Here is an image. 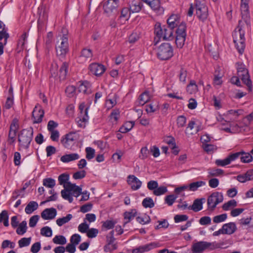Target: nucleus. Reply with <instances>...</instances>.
Masks as SVG:
<instances>
[{
    "label": "nucleus",
    "mask_w": 253,
    "mask_h": 253,
    "mask_svg": "<svg viewBox=\"0 0 253 253\" xmlns=\"http://www.w3.org/2000/svg\"><path fill=\"white\" fill-rule=\"evenodd\" d=\"M31 240V238H23L18 241V245L20 248L28 246Z\"/></svg>",
    "instance_id": "bf43d9fd"
},
{
    "label": "nucleus",
    "mask_w": 253,
    "mask_h": 253,
    "mask_svg": "<svg viewBox=\"0 0 253 253\" xmlns=\"http://www.w3.org/2000/svg\"><path fill=\"white\" fill-rule=\"evenodd\" d=\"M206 182L205 181H198L190 183L189 185L188 186V188L190 191H195L199 187L204 186Z\"/></svg>",
    "instance_id": "4c0bfd02"
},
{
    "label": "nucleus",
    "mask_w": 253,
    "mask_h": 253,
    "mask_svg": "<svg viewBox=\"0 0 253 253\" xmlns=\"http://www.w3.org/2000/svg\"><path fill=\"white\" fill-rule=\"evenodd\" d=\"M205 200L204 198L196 199L194 200L193 205L188 207L189 209H191L195 212H198L203 209V201Z\"/></svg>",
    "instance_id": "bb28decb"
},
{
    "label": "nucleus",
    "mask_w": 253,
    "mask_h": 253,
    "mask_svg": "<svg viewBox=\"0 0 253 253\" xmlns=\"http://www.w3.org/2000/svg\"><path fill=\"white\" fill-rule=\"evenodd\" d=\"M239 153H233L229 155L227 158L223 160L217 159L215 161V164L217 166L224 167L235 161L238 158Z\"/></svg>",
    "instance_id": "a211bd4d"
},
{
    "label": "nucleus",
    "mask_w": 253,
    "mask_h": 253,
    "mask_svg": "<svg viewBox=\"0 0 253 253\" xmlns=\"http://www.w3.org/2000/svg\"><path fill=\"white\" fill-rule=\"evenodd\" d=\"M72 217L73 216L71 214H68L66 215V216L58 218L56 220V223L58 226H61L64 224L68 222L72 218Z\"/></svg>",
    "instance_id": "37998d69"
},
{
    "label": "nucleus",
    "mask_w": 253,
    "mask_h": 253,
    "mask_svg": "<svg viewBox=\"0 0 253 253\" xmlns=\"http://www.w3.org/2000/svg\"><path fill=\"white\" fill-rule=\"evenodd\" d=\"M136 220L141 224H145L149 223L151 221L150 216L147 214L144 215L143 216H137L136 218Z\"/></svg>",
    "instance_id": "864d4df0"
},
{
    "label": "nucleus",
    "mask_w": 253,
    "mask_h": 253,
    "mask_svg": "<svg viewBox=\"0 0 253 253\" xmlns=\"http://www.w3.org/2000/svg\"><path fill=\"white\" fill-rule=\"evenodd\" d=\"M75 134V132H70L62 136L61 143L64 147L67 149L71 148L76 140Z\"/></svg>",
    "instance_id": "4468645a"
},
{
    "label": "nucleus",
    "mask_w": 253,
    "mask_h": 253,
    "mask_svg": "<svg viewBox=\"0 0 253 253\" xmlns=\"http://www.w3.org/2000/svg\"><path fill=\"white\" fill-rule=\"evenodd\" d=\"M240 77L241 78L243 82L248 86L249 90L250 91H252V82L250 79L249 74L245 75H244V76H240Z\"/></svg>",
    "instance_id": "79ce46f5"
},
{
    "label": "nucleus",
    "mask_w": 253,
    "mask_h": 253,
    "mask_svg": "<svg viewBox=\"0 0 253 253\" xmlns=\"http://www.w3.org/2000/svg\"><path fill=\"white\" fill-rule=\"evenodd\" d=\"M33 137V128L30 127L27 129H23L18 134V141L19 146L21 148L28 149Z\"/></svg>",
    "instance_id": "20e7f679"
},
{
    "label": "nucleus",
    "mask_w": 253,
    "mask_h": 253,
    "mask_svg": "<svg viewBox=\"0 0 253 253\" xmlns=\"http://www.w3.org/2000/svg\"><path fill=\"white\" fill-rule=\"evenodd\" d=\"M187 91L190 94H193L198 91V85L194 80H191L187 86Z\"/></svg>",
    "instance_id": "c9c22d12"
},
{
    "label": "nucleus",
    "mask_w": 253,
    "mask_h": 253,
    "mask_svg": "<svg viewBox=\"0 0 253 253\" xmlns=\"http://www.w3.org/2000/svg\"><path fill=\"white\" fill-rule=\"evenodd\" d=\"M223 201V194L219 192H213L208 198L207 204L208 208L213 211L216 206Z\"/></svg>",
    "instance_id": "1a4fd4ad"
},
{
    "label": "nucleus",
    "mask_w": 253,
    "mask_h": 253,
    "mask_svg": "<svg viewBox=\"0 0 253 253\" xmlns=\"http://www.w3.org/2000/svg\"><path fill=\"white\" fill-rule=\"evenodd\" d=\"M9 37V34L7 32V30L5 29H3L2 31H0V42L2 39H4V44H6L7 40Z\"/></svg>",
    "instance_id": "052dcab7"
},
{
    "label": "nucleus",
    "mask_w": 253,
    "mask_h": 253,
    "mask_svg": "<svg viewBox=\"0 0 253 253\" xmlns=\"http://www.w3.org/2000/svg\"><path fill=\"white\" fill-rule=\"evenodd\" d=\"M68 64L66 62L62 63L59 69V78L61 80H64L67 76L68 70Z\"/></svg>",
    "instance_id": "2f4dec72"
},
{
    "label": "nucleus",
    "mask_w": 253,
    "mask_h": 253,
    "mask_svg": "<svg viewBox=\"0 0 253 253\" xmlns=\"http://www.w3.org/2000/svg\"><path fill=\"white\" fill-rule=\"evenodd\" d=\"M145 3L147 4L154 11L157 13H162L164 9L161 5L160 0H142Z\"/></svg>",
    "instance_id": "6ab92c4d"
},
{
    "label": "nucleus",
    "mask_w": 253,
    "mask_h": 253,
    "mask_svg": "<svg viewBox=\"0 0 253 253\" xmlns=\"http://www.w3.org/2000/svg\"><path fill=\"white\" fill-rule=\"evenodd\" d=\"M41 234L42 236L50 237L52 235V231L50 227L44 226L41 229Z\"/></svg>",
    "instance_id": "3c124183"
},
{
    "label": "nucleus",
    "mask_w": 253,
    "mask_h": 253,
    "mask_svg": "<svg viewBox=\"0 0 253 253\" xmlns=\"http://www.w3.org/2000/svg\"><path fill=\"white\" fill-rule=\"evenodd\" d=\"M143 7L142 2L139 0H132L129 4L130 13L139 12Z\"/></svg>",
    "instance_id": "5701e85b"
},
{
    "label": "nucleus",
    "mask_w": 253,
    "mask_h": 253,
    "mask_svg": "<svg viewBox=\"0 0 253 253\" xmlns=\"http://www.w3.org/2000/svg\"><path fill=\"white\" fill-rule=\"evenodd\" d=\"M176 31V36L186 37V24L184 22H181L177 26Z\"/></svg>",
    "instance_id": "473e14b6"
},
{
    "label": "nucleus",
    "mask_w": 253,
    "mask_h": 253,
    "mask_svg": "<svg viewBox=\"0 0 253 253\" xmlns=\"http://www.w3.org/2000/svg\"><path fill=\"white\" fill-rule=\"evenodd\" d=\"M58 41L56 46V54L60 58H63L69 51L68 37L67 34H63Z\"/></svg>",
    "instance_id": "0eeeda50"
},
{
    "label": "nucleus",
    "mask_w": 253,
    "mask_h": 253,
    "mask_svg": "<svg viewBox=\"0 0 253 253\" xmlns=\"http://www.w3.org/2000/svg\"><path fill=\"white\" fill-rule=\"evenodd\" d=\"M209 174L211 176H218L224 173V171L220 169H212L210 170Z\"/></svg>",
    "instance_id": "13d9d810"
},
{
    "label": "nucleus",
    "mask_w": 253,
    "mask_h": 253,
    "mask_svg": "<svg viewBox=\"0 0 253 253\" xmlns=\"http://www.w3.org/2000/svg\"><path fill=\"white\" fill-rule=\"evenodd\" d=\"M237 203L235 200H231L227 203H224L222 205V208L224 211H228L231 207H235L237 206Z\"/></svg>",
    "instance_id": "8fccbe9b"
},
{
    "label": "nucleus",
    "mask_w": 253,
    "mask_h": 253,
    "mask_svg": "<svg viewBox=\"0 0 253 253\" xmlns=\"http://www.w3.org/2000/svg\"><path fill=\"white\" fill-rule=\"evenodd\" d=\"M130 12V10L128 7L123 8L121 11V15L119 17V19L124 18L125 21H128L131 13Z\"/></svg>",
    "instance_id": "a19ab883"
},
{
    "label": "nucleus",
    "mask_w": 253,
    "mask_h": 253,
    "mask_svg": "<svg viewBox=\"0 0 253 253\" xmlns=\"http://www.w3.org/2000/svg\"><path fill=\"white\" fill-rule=\"evenodd\" d=\"M241 21L239 22L238 26L235 29L232 37L235 47L240 54H242L245 50L246 43L245 38V31L242 27L240 25Z\"/></svg>",
    "instance_id": "f03ea898"
},
{
    "label": "nucleus",
    "mask_w": 253,
    "mask_h": 253,
    "mask_svg": "<svg viewBox=\"0 0 253 253\" xmlns=\"http://www.w3.org/2000/svg\"><path fill=\"white\" fill-rule=\"evenodd\" d=\"M227 217L226 213H223L218 215L215 216L213 218V221L214 223H219L225 221Z\"/></svg>",
    "instance_id": "e2e57ef3"
},
{
    "label": "nucleus",
    "mask_w": 253,
    "mask_h": 253,
    "mask_svg": "<svg viewBox=\"0 0 253 253\" xmlns=\"http://www.w3.org/2000/svg\"><path fill=\"white\" fill-rule=\"evenodd\" d=\"M142 205L145 208H152L155 206L153 199L150 197H147L144 199L142 202Z\"/></svg>",
    "instance_id": "a18cd8bd"
},
{
    "label": "nucleus",
    "mask_w": 253,
    "mask_h": 253,
    "mask_svg": "<svg viewBox=\"0 0 253 253\" xmlns=\"http://www.w3.org/2000/svg\"><path fill=\"white\" fill-rule=\"evenodd\" d=\"M188 218V216L185 214H176L174 217V220L176 223L186 221Z\"/></svg>",
    "instance_id": "338daca9"
},
{
    "label": "nucleus",
    "mask_w": 253,
    "mask_h": 253,
    "mask_svg": "<svg viewBox=\"0 0 253 253\" xmlns=\"http://www.w3.org/2000/svg\"><path fill=\"white\" fill-rule=\"evenodd\" d=\"M187 76V71L185 68L181 67L178 72V77L179 81L183 83H185Z\"/></svg>",
    "instance_id": "58836bf2"
},
{
    "label": "nucleus",
    "mask_w": 253,
    "mask_h": 253,
    "mask_svg": "<svg viewBox=\"0 0 253 253\" xmlns=\"http://www.w3.org/2000/svg\"><path fill=\"white\" fill-rule=\"evenodd\" d=\"M38 208V204L35 201L30 202L26 206L25 211L27 214H31Z\"/></svg>",
    "instance_id": "72a5a7b5"
},
{
    "label": "nucleus",
    "mask_w": 253,
    "mask_h": 253,
    "mask_svg": "<svg viewBox=\"0 0 253 253\" xmlns=\"http://www.w3.org/2000/svg\"><path fill=\"white\" fill-rule=\"evenodd\" d=\"M80 156L78 154L71 153L62 156L60 158V160L63 163H67L71 161L78 160Z\"/></svg>",
    "instance_id": "c85d7f7f"
},
{
    "label": "nucleus",
    "mask_w": 253,
    "mask_h": 253,
    "mask_svg": "<svg viewBox=\"0 0 253 253\" xmlns=\"http://www.w3.org/2000/svg\"><path fill=\"white\" fill-rule=\"evenodd\" d=\"M98 233V230L96 228H91L88 229L86 235L89 238H93L97 236Z\"/></svg>",
    "instance_id": "0e129e2a"
},
{
    "label": "nucleus",
    "mask_w": 253,
    "mask_h": 253,
    "mask_svg": "<svg viewBox=\"0 0 253 253\" xmlns=\"http://www.w3.org/2000/svg\"><path fill=\"white\" fill-rule=\"evenodd\" d=\"M16 229V233L18 235H22L27 231V222L25 220L22 221Z\"/></svg>",
    "instance_id": "ea45409f"
},
{
    "label": "nucleus",
    "mask_w": 253,
    "mask_h": 253,
    "mask_svg": "<svg viewBox=\"0 0 253 253\" xmlns=\"http://www.w3.org/2000/svg\"><path fill=\"white\" fill-rule=\"evenodd\" d=\"M137 215L136 209H131L129 211H126L124 213L125 222L123 226H125L127 223L130 222Z\"/></svg>",
    "instance_id": "b1692460"
},
{
    "label": "nucleus",
    "mask_w": 253,
    "mask_h": 253,
    "mask_svg": "<svg viewBox=\"0 0 253 253\" xmlns=\"http://www.w3.org/2000/svg\"><path fill=\"white\" fill-rule=\"evenodd\" d=\"M177 197L178 196L176 195L171 194L168 195L165 198V202L167 204L168 206H171L173 205Z\"/></svg>",
    "instance_id": "09e8293b"
},
{
    "label": "nucleus",
    "mask_w": 253,
    "mask_h": 253,
    "mask_svg": "<svg viewBox=\"0 0 253 253\" xmlns=\"http://www.w3.org/2000/svg\"><path fill=\"white\" fill-rule=\"evenodd\" d=\"M19 129L18 120L16 118L13 119L9 127L7 142L9 144H13L16 140V136Z\"/></svg>",
    "instance_id": "f8f14e48"
},
{
    "label": "nucleus",
    "mask_w": 253,
    "mask_h": 253,
    "mask_svg": "<svg viewBox=\"0 0 253 253\" xmlns=\"http://www.w3.org/2000/svg\"><path fill=\"white\" fill-rule=\"evenodd\" d=\"M167 26L172 28L176 27L180 23V16L178 14H172L167 20Z\"/></svg>",
    "instance_id": "393cba45"
},
{
    "label": "nucleus",
    "mask_w": 253,
    "mask_h": 253,
    "mask_svg": "<svg viewBox=\"0 0 253 253\" xmlns=\"http://www.w3.org/2000/svg\"><path fill=\"white\" fill-rule=\"evenodd\" d=\"M13 104V96H8L7 97L6 101L3 106V110L4 109L8 110L9 109Z\"/></svg>",
    "instance_id": "69168bd1"
},
{
    "label": "nucleus",
    "mask_w": 253,
    "mask_h": 253,
    "mask_svg": "<svg viewBox=\"0 0 253 253\" xmlns=\"http://www.w3.org/2000/svg\"><path fill=\"white\" fill-rule=\"evenodd\" d=\"M42 183L45 187L52 188L55 185V180L52 178H46L43 179Z\"/></svg>",
    "instance_id": "49530a36"
},
{
    "label": "nucleus",
    "mask_w": 253,
    "mask_h": 253,
    "mask_svg": "<svg viewBox=\"0 0 253 253\" xmlns=\"http://www.w3.org/2000/svg\"><path fill=\"white\" fill-rule=\"evenodd\" d=\"M81 241V237L78 234H73L70 238V243L77 246Z\"/></svg>",
    "instance_id": "680f3d73"
},
{
    "label": "nucleus",
    "mask_w": 253,
    "mask_h": 253,
    "mask_svg": "<svg viewBox=\"0 0 253 253\" xmlns=\"http://www.w3.org/2000/svg\"><path fill=\"white\" fill-rule=\"evenodd\" d=\"M225 234L231 235L233 234L237 230L236 224L234 222H229L222 225Z\"/></svg>",
    "instance_id": "a878e982"
},
{
    "label": "nucleus",
    "mask_w": 253,
    "mask_h": 253,
    "mask_svg": "<svg viewBox=\"0 0 253 253\" xmlns=\"http://www.w3.org/2000/svg\"><path fill=\"white\" fill-rule=\"evenodd\" d=\"M186 37L176 36L175 37V44L178 48H182L185 43Z\"/></svg>",
    "instance_id": "603ef678"
},
{
    "label": "nucleus",
    "mask_w": 253,
    "mask_h": 253,
    "mask_svg": "<svg viewBox=\"0 0 253 253\" xmlns=\"http://www.w3.org/2000/svg\"><path fill=\"white\" fill-rule=\"evenodd\" d=\"M44 112L41 107L36 106L32 112L33 124H39L42 122Z\"/></svg>",
    "instance_id": "dca6fc26"
},
{
    "label": "nucleus",
    "mask_w": 253,
    "mask_h": 253,
    "mask_svg": "<svg viewBox=\"0 0 253 253\" xmlns=\"http://www.w3.org/2000/svg\"><path fill=\"white\" fill-rule=\"evenodd\" d=\"M240 10L242 18L248 24L250 21L249 2L241 3Z\"/></svg>",
    "instance_id": "aec40b11"
},
{
    "label": "nucleus",
    "mask_w": 253,
    "mask_h": 253,
    "mask_svg": "<svg viewBox=\"0 0 253 253\" xmlns=\"http://www.w3.org/2000/svg\"><path fill=\"white\" fill-rule=\"evenodd\" d=\"M76 186V184H72L70 182H68L63 187L64 189L61 191V194L62 197L69 201V203H71L73 201V198L72 197V194L71 193V191L74 189V187Z\"/></svg>",
    "instance_id": "ddd939ff"
},
{
    "label": "nucleus",
    "mask_w": 253,
    "mask_h": 253,
    "mask_svg": "<svg viewBox=\"0 0 253 253\" xmlns=\"http://www.w3.org/2000/svg\"><path fill=\"white\" fill-rule=\"evenodd\" d=\"M158 58L161 60H168L173 56V49L171 45L168 42L162 43L157 51Z\"/></svg>",
    "instance_id": "39448f33"
},
{
    "label": "nucleus",
    "mask_w": 253,
    "mask_h": 253,
    "mask_svg": "<svg viewBox=\"0 0 253 253\" xmlns=\"http://www.w3.org/2000/svg\"><path fill=\"white\" fill-rule=\"evenodd\" d=\"M52 240L54 244L62 245L65 244L67 242L66 238L63 235H56Z\"/></svg>",
    "instance_id": "de8ad7c7"
},
{
    "label": "nucleus",
    "mask_w": 253,
    "mask_h": 253,
    "mask_svg": "<svg viewBox=\"0 0 253 253\" xmlns=\"http://www.w3.org/2000/svg\"><path fill=\"white\" fill-rule=\"evenodd\" d=\"M89 107H86L84 103H82L79 106L80 113L76 119V122L79 127L84 128L85 124L88 122V110Z\"/></svg>",
    "instance_id": "6e6552de"
},
{
    "label": "nucleus",
    "mask_w": 253,
    "mask_h": 253,
    "mask_svg": "<svg viewBox=\"0 0 253 253\" xmlns=\"http://www.w3.org/2000/svg\"><path fill=\"white\" fill-rule=\"evenodd\" d=\"M57 214V211L53 208H47L44 210L41 213L42 217L44 220L53 219Z\"/></svg>",
    "instance_id": "4be33fe9"
},
{
    "label": "nucleus",
    "mask_w": 253,
    "mask_h": 253,
    "mask_svg": "<svg viewBox=\"0 0 253 253\" xmlns=\"http://www.w3.org/2000/svg\"><path fill=\"white\" fill-rule=\"evenodd\" d=\"M69 179V175L66 173L60 174L58 177L59 184L62 185L63 186L68 182Z\"/></svg>",
    "instance_id": "c03bdc74"
},
{
    "label": "nucleus",
    "mask_w": 253,
    "mask_h": 253,
    "mask_svg": "<svg viewBox=\"0 0 253 253\" xmlns=\"http://www.w3.org/2000/svg\"><path fill=\"white\" fill-rule=\"evenodd\" d=\"M127 182L133 190L138 189L142 185V182L134 175H129L127 176Z\"/></svg>",
    "instance_id": "412c9836"
},
{
    "label": "nucleus",
    "mask_w": 253,
    "mask_h": 253,
    "mask_svg": "<svg viewBox=\"0 0 253 253\" xmlns=\"http://www.w3.org/2000/svg\"><path fill=\"white\" fill-rule=\"evenodd\" d=\"M28 34L26 32L24 33L20 39H19L17 42V52H19L24 48L25 43L27 41Z\"/></svg>",
    "instance_id": "7c9ffc66"
},
{
    "label": "nucleus",
    "mask_w": 253,
    "mask_h": 253,
    "mask_svg": "<svg viewBox=\"0 0 253 253\" xmlns=\"http://www.w3.org/2000/svg\"><path fill=\"white\" fill-rule=\"evenodd\" d=\"M24 193L21 192V191L18 189L15 190L12 194V196L10 198V200L12 201L15 200L18 197H21V198L24 197Z\"/></svg>",
    "instance_id": "774afa93"
},
{
    "label": "nucleus",
    "mask_w": 253,
    "mask_h": 253,
    "mask_svg": "<svg viewBox=\"0 0 253 253\" xmlns=\"http://www.w3.org/2000/svg\"><path fill=\"white\" fill-rule=\"evenodd\" d=\"M150 99L149 93L145 91L140 94L138 98V101L136 103H138V105L143 106Z\"/></svg>",
    "instance_id": "f704fd0d"
},
{
    "label": "nucleus",
    "mask_w": 253,
    "mask_h": 253,
    "mask_svg": "<svg viewBox=\"0 0 253 253\" xmlns=\"http://www.w3.org/2000/svg\"><path fill=\"white\" fill-rule=\"evenodd\" d=\"M236 153H239L238 157L242 155L240 157L241 161L244 163H249L251 162L253 160V157L252 156V154L250 153H246L243 151L236 152Z\"/></svg>",
    "instance_id": "c756f323"
},
{
    "label": "nucleus",
    "mask_w": 253,
    "mask_h": 253,
    "mask_svg": "<svg viewBox=\"0 0 253 253\" xmlns=\"http://www.w3.org/2000/svg\"><path fill=\"white\" fill-rule=\"evenodd\" d=\"M119 5L115 0H107L103 4L104 13L108 17L116 15L118 13Z\"/></svg>",
    "instance_id": "9d476101"
},
{
    "label": "nucleus",
    "mask_w": 253,
    "mask_h": 253,
    "mask_svg": "<svg viewBox=\"0 0 253 253\" xmlns=\"http://www.w3.org/2000/svg\"><path fill=\"white\" fill-rule=\"evenodd\" d=\"M168 189L167 187L162 186L156 188V189L153 191V194L156 196H160L166 193Z\"/></svg>",
    "instance_id": "4d7b16f0"
},
{
    "label": "nucleus",
    "mask_w": 253,
    "mask_h": 253,
    "mask_svg": "<svg viewBox=\"0 0 253 253\" xmlns=\"http://www.w3.org/2000/svg\"><path fill=\"white\" fill-rule=\"evenodd\" d=\"M196 14L199 19L205 22L209 16L208 8L204 0H195Z\"/></svg>",
    "instance_id": "423d86ee"
},
{
    "label": "nucleus",
    "mask_w": 253,
    "mask_h": 253,
    "mask_svg": "<svg viewBox=\"0 0 253 253\" xmlns=\"http://www.w3.org/2000/svg\"><path fill=\"white\" fill-rule=\"evenodd\" d=\"M106 244L104 246V251L105 252H110L118 248L117 243L115 242L114 237V231L112 230L106 235Z\"/></svg>",
    "instance_id": "9b49d317"
},
{
    "label": "nucleus",
    "mask_w": 253,
    "mask_h": 253,
    "mask_svg": "<svg viewBox=\"0 0 253 253\" xmlns=\"http://www.w3.org/2000/svg\"><path fill=\"white\" fill-rule=\"evenodd\" d=\"M76 90V88L75 86L69 85L66 87L65 92L68 97H72L75 95Z\"/></svg>",
    "instance_id": "6e6d98bb"
},
{
    "label": "nucleus",
    "mask_w": 253,
    "mask_h": 253,
    "mask_svg": "<svg viewBox=\"0 0 253 253\" xmlns=\"http://www.w3.org/2000/svg\"><path fill=\"white\" fill-rule=\"evenodd\" d=\"M253 170H249L244 174L238 175L236 177L237 180L242 183H244L247 181L253 179Z\"/></svg>",
    "instance_id": "cd10ccee"
},
{
    "label": "nucleus",
    "mask_w": 253,
    "mask_h": 253,
    "mask_svg": "<svg viewBox=\"0 0 253 253\" xmlns=\"http://www.w3.org/2000/svg\"><path fill=\"white\" fill-rule=\"evenodd\" d=\"M237 74L238 77L244 76L245 75L249 74L248 69L245 67V66L243 63H237Z\"/></svg>",
    "instance_id": "e433bc0d"
},
{
    "label": "nucleus",
    "mask_w": 253,
    "mask_h": 253,
    "mask_svg": "<svg viewBox=\"0 0 253 253\" xmlns=\"http://www.w3.org/2000/svg\"><path fill=\"white\" fill-rule=\"evenodd\" d=\"M173 29L174 28L166 25L162 26L160 23L157 22L154 27V33L156 35L154 39V44L156 45L162 39L164 41L173 40Z\"/></svg>",
    "instance_id": "f257e3e1"
},
{
    "label": "nucleus",
    "mask_w": 253,
    "mask_h": 253,
    "mask_svg": "<svg viewBox=\"0 0 253 253\" xmlns=\"http://www.w3.org/2000/svg\"><path fill=\"white\" fill-rule=\"evenodd\" d=\"M224 245L223 242L216 243L199 241L194 243L191 247L192 253H203L206 250H213L221 248Z\"/></svg>",
    "instance_id": "7ed1b4c3"
},
{
    "label": "nucleus",
    "mask_w": 253,
    "mask_h": 253,
    "mask_svg": "<svg viewBox=\"0 0 253 253\" xmlns=\"http://www.w3.org/2000/svg\"><path fill=\"white\" fill-rule=\"evenodd\" d=\"M93 56L92 50L87 48H83L80 56L78 57V61L80 63H84L87 60H91Z\"/></svg>",
    "instance_id": "f3484780"
},
{
    "label": "nucleus",
    "mask_w": 253,
    "mask_h": 253,
    "mask_svg": "<svg viewBox=\"0 0 253 253\" xmlns=\"http://www.w3.org/2000/svg\"><path fill=\"white\" fill-rule=\"evenodd\" d=\"M88 69L91 74L96 76L102 75L106 70L104 65L97 63L90 64L88 67Z\"/></svg>",
    "instance_id": "2eb2a0df"
},
{
    "label": "nucleus",
    "mask_w": 253,
    "mask_h": 253,
    "mask_svg": "<svg viewBox=\"0 0 253 253\" xmlns=\"http://www.w3.org/2000/svg\"><path fill=\"white\" fill-rule=\"evenodd\" d=\"M86 152V158L88 160L93 159L95 156V150L91 147H88L85 149Z\"/></svg>",
    "instance_id": "5fc2aeb1"
}]
</instances>
